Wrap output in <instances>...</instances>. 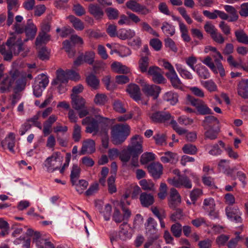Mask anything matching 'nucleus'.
Wrapping results in <instances>:
<instances>
[{
    "mask_svg": "<svg viewBox=\"0 0 248 248\" xmlns=\"http://www.w3.org/2000/svg\"><path fill=\"white\" fill-rule=\"evenodd\" d=\"M16 85L14 88L16 93L23 91L27 84L25 76L21 75L20 71L16 68H12L0 83V92L4 93L9 91L14 82Z\"/></svg>",
    "mask_w": 248,
    "mask_h": 248,
    "instance_id": "f257e3e1",
    "label": "nucleus"
},
{
    "mask_svg": "<svg viewBox=\"0 0 248 248\" xmlns=\"http://www.w3.org/2000/svg\"><path fill=\"white\" fill-rule=\"evenodd\" d=\"M130 133V126L127 124H118L112 127L111 129V140L115 145L122 143L126 139Z\"/></svg>",
    "mask_w": 248,
    "mask_h": 248,
    "instance_id": "f03ea898",
    "label": "nucleus"
},
{
    "mask_svg": "<svg viewBox=\"0 0 248 248\" xmlns=\"http://www.w3.org/2000/svg\"><path fill=\"white\" fill-rule=\"evenodd\" d=\"M157 223L152 217H149L145 224L146 235L148 240L144 244L145 248H149L155 241L158 240L160 234L156 228Z\"/></svg>",
    "mask_w": 248,
    "mask_h": 248,
    "instance_id": "7ed1b4c3",
    "label": "nucleus"
},
{
    "mask_svg": "<svg viewBox=\"0 0 248 248\" xmlns=\"http://www.w3.org/2000/svg\"><path fill=\"white\" fill-rule=\"evenodd\" d=\"M71 104L73 108L77 110L79 117L83 118L89 114V110L85 106L86 101L82 97L71 94Z\"/></svg>",
    "mask_w": 248,
    "mask_h": 248,
    "instance_id": "20e7f679",
    "label": "nucleus"
},
{
    "mask_svg": "<svg viewBox=\"0 0 248 248\" xmlns=\"http://www.w3.org/2000/svg\"><path fill=\"white\" fill-rule=\"evenodd\" d=\"M163 66L168 70L166 76L170 80L172 86L176 89L180 88L182 83L172 64L167 61H163Z\"/></svg>",
    "mask_w": 248,
    "mask_h": 248,
    "instance_id": "39448f33",
    "label": "nucleus"
},
{
    "mask_svg": "<svg viewBox=\"0 0 248 248\" xmlns=\"http://www.w3.org/2000/svg\"><path fill=\"white\" fill-rule=\"evenodd\" d=\"M142 138L139 135H136L131 138L130 143L127 147L128 151L131 155H139L142 152Z\"/></svg>",
    "mask_w": 248,
    "mask_h": 248,
    "instance_id": "423d86ee",
    "label": "nucleus"
},
{
    "mask_svg": "<svg viewBox=\"0 0 248 248\" xmlns=\"http://www.w3.org/2000/svg\"><path fill=\"white\" fill-rule=\"evenodd\" d=\"M139 83L142 86V90L145 94L147 96H153L155 99L158 97L161 91L159 86L149 84L145 82L143 79H140Z\"/></svg>",
    "mask_w": 248,
    "mask_h": 248,
    "instance_id": "0eeeda50",
    "label": "nucleus"
},
{
    "mask_svg": "<svg viewBox=\"0 0 248 248\" xmlns=\"http://www.w3.org/2000/svg\"><path fill=\"white\" fill-rule=\"evenodd\" d=\"M62 159L61 153L58 152L53 153L50 156L47 157L43 164L44 166L48 172H53L59 169L58 166H56V163L60 161Z\"/></svg>",
    "mask_w": 248,
    "mask_h": 248,
    "instance_id": "6e6552de",
    "label": "nucleus"
},
{
    "mask_svg": "<svg viewBox=\"0 0 248 248\" xmlns=\"http://www.w3.org/2000/svg\"><path fill=\"white\" fill-rule=\"evenodd\" d=\"M82 124L87 125L85 130L86 133H93V135H95L99 131L98 123L93 117H85L82 120Z\"/></svg>",
    "mask_w": 248,
    "mask_h": 248,
    "instance_id": "1a4fd4ad",
    "label": "nucleus"
},
{
    "mask_svg": "<svg viewBox=\"0 0 248 248\" xmlns=\"http://www.w3.org/2000/svg\"><path fill=\"white\" fill-rule=\"evenodd\" d=\"M168 182L176 187L183 186L186 188L190 189L192 187L191 180L186 175H183L178 179H169Z\"/></svg>",
    "mask_w": 248,
    "mask_h": 248,
    "instance_id": "9d476101",
    "label": "nucleus"
},
{
    "mask_svg": "<svg viewBox=\"0 0 248 248\" xmlns=\"http://www.w3.org/2000/svg\"><path fill=\"white\" fill-rule=\"evenodd\" d=\"M16 144V136L13 132H10L1 141V146L4 149H8L11 153H14V147Z\"/></svg>",
    "mask_w": 248,
    "mask_h": 248,
    "instance_id": "9b49d317",
    "label": "nucleus"
},
{
    "mask_svg": "<svg viewBox=\"0 0 248 248\" xmlns=\"http://www.w3.org/2000/svg\"><path fill=\"white\" fill-rule=\"evenodd\" d=\"M225 211L228 218L231 221L235 222H241L242 221L241 217L242 213L238 208H232L228 206L226 208Z\"/></svg>",
    "mask_w": 248,
    "mask_h": 248,
    "instance_id": "f8f14e48",
    "label": "nucleus"
},
{
    "mask_svg": "<svg viewBox=\"0 0 248 248\" xmlns=\"http://www.w3.org/2000/svg\"><path fill=\"white\" fill-rule=\"evenodd\" d=\"M173 117L169 112L157 111L152 113L150 116L151 120L155 123H165Z\"/></svg>",
    "mask_w": 248,
    "mask_h": 248,
    "instance_id": "ddd939ff",
    "label": "nucleus"
},
{
    "mask_svg": "<svg viewBox=\"0 0 248 248\" xmlns=\"http://www.w3.org/2000/svg\"><path fill=\"white\" fill-rule=\"evenodd\" d=\"M126 92L131 98L138 102L141 100V92L139 87L135 84H130L126 88Z\"/></svg>",
    "mask_w": 248,
    "mask_h": 248,
    "instance_id": "4468645a",
    "label": "nucleus"
},
{
    "mask_svg": "<svg viewBox=\"0 0 248 248\" xmlns=\"http://www.w3.org/2000/svg\"><path fill=\"white\" fill-rule=\"evenodd\" d=\"M148 169L155 179H158L162 174L163 166L158 162H154L148 166Z\"/></svg>",
    "mask_w": 248,
    "mask_h": 248,
    "instance_id": "2eb2a0df",
    "label": "nucleus"
},
{
    "mask_svg": "<svg viewBox=\"0 0 248 248\" xmlns=\"http://www.w3.org/2000/svg\"><path fill=\"white\" fill-rule=\"evenodd\" d=\"M37 31V29L32 23V20L29 19L25 28V32L27 38L25 39L24 41L26 42L29 39H33L36 34Z\"/></svg>",
    "mask_w": 248,
    "mask_h": 248,
    "instance_id": "dca6fc26",
    "label": "nucleus"
},
{
    "mask_svg": "<svg viewBox=\"0 0 248 248\" xmlns=\"http://www.w3.org/2000/svg\"><path fill=\"white\" fill-rule=\"evenodd\" d=\"M218 120L212 115L206 116L202 123V126L204 129L214 128L219 126Z\"/></svg>",
    "mask_w": 248,
    "mask_h": 248,
    "instance_id": "f3484780",
    "label": "nucleus"
},
{
    "mask_svg": "<svg viewBox=\"0 0 248 248\" xmlns=\"http://www.w3.org/2000/svg\"><path fill=\"white\" fill-rule=\"evenodd\" d=\"M95 142L93 140L88 139L85 140L83 142L80 154L83 155L93 153L95 150Z\"/></svg>",
    "mask_w": 248,
    "mask_h": 248,
    "instance_id": "a211bd4d",
    "label": "nucleus"
},
{
    "mask_svg": "<svg viewBox=\"0 0 248 248\" xmlns=\"http://www.w3.org/2000/svg\"><path fill=\"white\" fill-rule=\"evenodd\" d=\"M237 93L241 97L248 99V79H242L237 85Z\"/></svg>",
    "mask_w": 248,
    "mask_h": 248,
    "instance_id": "6ab92c4d",
    "label": "nucleus"
},
{
    "mask_svg": "<svg viewBox=\"0 0 248 248\" xmlns=\"http://www.w3.org/2000/svg\"><path fill=\"white\" fill-rule=\"evenodd\" d=\"M130 228L127 222H124L120 225L119 233V237L120 239L125 241L132 237V233L129 232Z\"/></svg>",
    "mask_w": 248,
    "mask_h": 248,
    "instance_id": "aec40b11",
    "label": "nucleus"
},
{
    "mask_svg": "<svg viewBox=\"0 0 248 248\" xmlns=\"http://www.w3.org/2000/svg\"><path fill=\"white\" fill-rule=\"evenodd\" d=\"M212 56L214 59V62L217 66L220 76L221 77L225 76V69L221 62V61L223 60V57L221 53L217 50H216V51L212 53Z\"/></svg>",
    "mask_w": 248,
    "mask_h": 248,
    "instance_id": "412c9836",
    "label": "nucleus"
},
{
    "mask_svg": "<svg viewBox=\"0 0 248 248\" xmlns=\"http://www.w3.org/2000/svg\"><path fill=\"white\" fill-rule=\"evenodd\" d=\"M181 199L177 190L175 188H171L170 196L169 199V206L171 208H175L178 204L180 203Z\"/></svg>",
    "mask_w": 248,
    "mask_h": 248,
    "instance_id": "4be33fe9",
    "label": "nucleus"
},
{
    "mask_svg": "<svg viewBox=\"0 0 248 248\" xmlns=\"http://www.w3.org/2000/svg\"><path fill=\"white\" fill-rule=\"evenodd\" d=\"M140 200V203L143 207H148L152 205L154 202V198L151 194H148L146 192L141 193Z\"/></svg>",
    "mask_w": 248,
    "mask_h": 248,
    "instance_id": "5701e85b",
    "label": "nucleus"
},
{
    "mask_svg": "<svg viewBox=\"0 0 248 248\" xmlns=\"http://www.w3.org/2000/svg\"><path fill=\"white\" fill-rule=\"evenodd\" d=\"M215 202L212 198H208L204 200L203 202V209L209 213V216H211L215 210Z\"/></svg>",
    "mask_w": 248,
    "mask_h": 248,
    "instance_id": "b1692460",
    "label": "nucleus"
},
{
    "mask_svg": "<svg viewBox=\"0 0 248 248\" xmlns=\"http://www.w3.org/2000/svg\"><path fill=\"white\" fill-rule=\"evenodd\" d=\"M88 11L96 19L102 18L104 15L102 9L97 5L90 4L88 7Z\"/></svg>",
    "mask_w": 248,
    "mask_h": 248,
    "instance_id": "393cba45",
    "label": "nucleus"
},
{
    "mask_svg": "<svg viewBox=\"0 0 248 248\" xmlns=\"http://www.w3.org/2000/svg\"><path fill=\"white\" fill-rule=\"evenodd\" d=\"M161 30L167 36H172L175 33V27L172 24L168 22H164L162 24Z\"/></svg>",
    "mask_w": 248,
    "mask_h": 248,
    "instance_id": "a878e982",
    "label": "nucleus"
},
{
    "mask_svg": "<svg viewBox=\"0 0 248 248\" xmlns=\"http://www.w3.org/2000/svg\"><path fill=\"white\" fill-rule=\"evenodd\" d=\"M175 66L182 78L186 79H192L193 78L192 74L185 68L183 65L179 63H176Z\"/></svg>",
    "mask_w": 248,
    "mask_h": 248,
    "instance_id": "bb28decb",
    "label": "nucleus"
},
{
    "mask_svg": "<svg viewBox=\"0 0 248 248\" xmlns=\"http://www.w3.org/2000/svg\"><path fill=\"white\" fill-rule=\"evenodd\" d=\"M11 36L8 38L6 43L9 49H13L16 47V46L22 41L21 38L16 34L15 33H12Z\"/></svg>",
    "mask_w": 248,
    "mask_h": 248,
    "instance_id": "cd10ccee",
    "label": "nucleus"
},
{
    "mask_svg": "<svg viewBox=\"0 0 248 248\" xmlns=\"http://www.w3.org/2000/svg\"><path fill=\"white\" fill-rule=\"evenodd\" d=\"M81 169L77 164L73 165L70 174V179L73 185H76L80 176Z\"/></svg>",
    "mask_w": 248,
    "mask_h": 248,
    "instance_id": "c85d7f7f",
    "label": "nucleus"
},
{
    "mask_svg": "<svg viewBox=\"0 0 248 248\" xmlns=\"http://www.w3.org/2000/svg\"><path fill=\"white\" fill-rule=\"evenodd\" d=\"M136 35L135 31L131 29H121L117 35V37L120 39L125 40L134 37Z\"/></svg>",
    "mask_w": 248,
    "mask_h": 248,
    "instance_id": "c756f323",
    "label": "nucleus"
},
{
    "mask_svg": "<svg viewBox=\"0 0 248 248\" xmlns=\"http://www.w3.org/2000/svg\"><path fill=\"white\" fill-rule=\"evenodd\" d=\"M204 130H206L204 133L205 139H209L210 140L216 139L220 132L219 127H216L214 128L204 129Z\"/></svg>",
    "mask_w": 248,
    "mask_h": 248,
    "instance_id": "7c9ffc66",
    "label": "nucleus"
},
{
    "mask_svg": "<svg viewBox=\"0 0 248 248\" xmlns=\"http://www.w3.org/2000/svg\"><path fill=\"white\" fill-rule=\"evenodd\" d=\"M67 18L76 30L82 31L84 29V23L80 19L72 15L68 16Z\"/></svg>",
    "mask_w": 248,
    "mask_h": 248,
    "instance_id": "2f4dec72",
    "label": "nucleus"
},
{
    "mask_svg": "<svg viewBox=\"0 0 248 248\" xmlns=\"http://www.w3.org/2000/svg\"><path fill=\"white\" fill-rule=\"evenodd\" d=\"M112 70L118 73L127 74L130 72V69L126 66L123 65L119 62H114L111 64Z\"/></svg>",
    "mask_w": 248,
    "mask_h": 248,
    "instance_id": "473e14b6",
    "label": "nucleus"
},
{
    "mask_svg": "<svg viewBox=\"0 0 248 248\" xmlns=\"http://www.w3.org/2000/svg\"><path fill=\"white\" fill-rule=\"evenodd\" d=\"M160 160L164 163L169 162L174 163L178 161V157L177 154L167 152L165 153L163 156H161Z\"/></svg>",
    "mask_w": 248,
    "mask_h": 248,
    "instance_id": "72a5a7b5",
    "label": "nucleus"
},
{
    "mask_svg": "<svg viewBox=\"0 0 248 248\" xmlns=\"http://www.w3.org/2000/svg\"><path fill=\"white\" fill-rule=\"evenodd\" d=\"M225 10L230 15L229 21L234 22L236 21L238 19V15L237 11L234 7L231 5H225L224 6Z\"/></svg>",
    "mask_w": 248,
    "mask_h": 248,
    "instance_id": "f704fd0d",
    "label": "nucleus"
},
{
    "mask_svg": "<svg viewBox=\"0 0 248 248\" xmlns=\"http://www.w3.org/2000/svg\"><path fill=\"white\" fill-rule=\"evenodd\" d=\"M163 99L170 105H174L178 101V95L175 93L169 92L164 95Z\"/></svg>",
    "mask_w": 248,
    "mask_h": 248,
    "instance_id": "c9c22d12",
    "label": "nucleus"
},
{
    "mask_svg": "<svg viewBox=\"0 0 248 248\" xmlns=\"http://www.w3.org/2000/svg\"><path fill=\"white\" fill-rule=\"evenodd\" d=\"M198 74L200 78L205 79L210 77V74L208 69L203 65H200L194 71Z\"/></svg>",
    "mask_w": 248,
    "mask_h": 248,
    "instance_id": "e433bc0d",
    "label": "nucleus"
},
{
    "mask_svg": "<svg viewBox=\"0 0 248 248\" xmlns=\"http://www.w3.org/2000/svg\"><path fill=\"white\" fill-rule=\"evenodd\" d=\"M68 78L67 75V71H64L62 70H58L57 71V79L55 81L57 84H66L68 82Z\"/></svg>",
    "mask_w": 248,
    "mask_h": 248,
    "instance_id": "4c0bfd02",
    "label": "nucleus"
},
{
    "mask_svg": "<svg viewBox=\"0 0 248 248\" xmlns=\"http://www.w3.org/2000/svg\"><path fill=\"white\" fill-rule=\"evenodd\" d=\"M87 84L93 89H97L99 85V80L97 77L93 75L90 74L86 77V79Z\"/></svg>",
    "mask_w": 248,
    "mask_h": 248,
    "instance_id": "58836bf2",
    "label": "nucleus"
},
{
    "mask_svg": "<svg viewBox=\"0 0 248 248\" xmlns=\"http://www.w3.org/2000/svg\"><path fill=\"white\" fill-rule=\"evenodd\" d=\"M50 39V36L47 33L40 32L37 37L35 41V45L39 46L43 44H46Z\"/></svg>",
    "mask_w": 248,
    "mask_h": 248,
    "instance_id": "ea45409f",
    "label": "nucleus"
},
{
    "mask_svg": "<svg viewBox=\"0 0 248 248\" xmlns=\"http://www.w3.org/2000/svg\"><path fill=\"white\" fill-rule=\"evenodd\" d=\"M235 36L237 41L241 43L248 45V35L243 30H237L235 31Z\"/></svg>",
    "mask_w": 248,
    "mask_h": 248,
    "instance_id": "a19ab883",
    "label": "nucleus"
},
{
    "mask_svg": "<svg viewBox=\"0 0 248 248\" xmlns=\"http://www.w3.org/2000/svg\"><path fill=\"white\" fill-rule=\"evenodd\" d=\"M108 101V97L105 93H97L94 98V103L98 106H103Z\"/></svg>",
    "mask_w": 248,
    "mask_h": 248,
    "instance_id": "79ce46f5",
    "label": "nucleus"
},
{
    "mask_svg": "<svg viewBox=\"0 0 248 248\" xmlns=\"http://www.w3.org/2000/svg\"><path fill=\"white\" fill-rule=\"evenodd\" d=\"M198 112L201 115L212 114V110L202 101L196 108Z\"/></svg>",
    "mask_w": 248,
    "mask_h": 248,
    "instance_id": "37998d69",
    "label": "nucleus"
},
{
    "mask_svg": "<svg viewBox=\"0 0 248 248\" xmlns=\"http://www.w3.org/2000/svg\"><path fill=\"white\" fill-rule=\"evenodd\" d=\"M140 26L142 31H146L154 36L159 37L158 33L155 31L148 23L142 22L140 24Z\"/></svg>",
    "mask_w": 248,
    "mask_h": 248,
    "instance_id": "c03bdc74",
    "label": "nucleus"
},
{
    "mask_svg": "<svg viewBox=\"0 0 248 248\" xmlns=\"http://www.w3.org/2000/svg\"><path fill=\"white\" fill-rule=\"evenodd\" d=\"M202 84L210 92H214L217 91V85L212 79L202 81Z\"/></svg>",
    "mask_w": 248,
    "mask_h": 248,
    "instance_id": "a18cd8bd",
    "label": "nucleus"
},
{
    "mask_svg": "<svg viewBox=\"0 0 248 248\" xmlns=\"http://www.w3.org/2000/svg\"><path fill=\"white\" fill-rule=\"evenodd\" d=\"M7 4V12H16L18 11L19 7L18 0H6Z\"/></svg>",
    "mask_w": 248,
    "mask_h": 248,
    "instance_id": "49530a36",
    "label": "nucleus"
},
{
    "mask_svg": "<svg viewBox=\"0 0 248 248\" xmlns=\"http://www.w3.org/2000/svg\"><path fill=\"white\" fill-rule=\"evenodd\" d=\"M16 46L17 47V49H16V47L13 49V53L16 55H18L20 52L23 51V52L21 53V56L25 57L29 52L30 49L29 48L23 46L22 41L19 43Z\"/></svg>",
    "mask_w": 248,
    "mask_h": 248,
    "instance_id": "de8ad7c7",
    "label": "nucleus"
},
{
    "mask_svg": "<svg viewBox=\"0 0 248 248\" xmlns=\"http://www.w3.org/2000/svg\"><path fill=\"white\" fill-rule=\"evenodd\" d=\"M84 62L92 64L94 61L95 53L93 51L86 52L84 54L81 55Z\"/></svg>",
    "mask_w": 248,
    "mask_h": 248,
    "instance_id": "09e8293b",
    "label": "nucleus"
},
{
    "mask_svg": "<svg viewBox=\"0 0 248 248\" xmlns=\"http://www.w3.org/2000/svg\"><path fill=\"white\" fill-rule=\"evenodd\" d=\"M112 106L113 109L118 113H124L126 112L124 104L119 100H115Z\"/></svg>",
    "mask_w": 248,
    "mask_h": 248,
    "instance_id": "8fccbe9b",
    "label": "nucleus"
},
{
    "mask_svg": "<svg viewBox=\"0 0 248 248\" xmlns=\"http://www.w3.org/2000/svg\"><path fill=\"white\" fill-rule=\"evenodd\" d=\"M140 185L144 190H155L154 184L150 180L142 179L140 182Z\"/></svg>",
    "mask_w": 248,
    "mask_h": 248,
    "instance_id": "3c124183",
    "label": "nucleus"
},
{
    "mask_svg": "<svg viewBox=\"0 0 248 248\" xmlns=\"http://www.w3.org/2000/svg\"><path fill=\"white\" fill-rule=\"evenodd\" d=\"M48 77L44 74H40L36 78L34 83L46 88L48 83Z\"/></svg>",
    "mask_w": 248,
    "mask_h": 248,
    "instance_id": "603ef678",
    "label": "nucleus"
},
{
    "mask_svg": "<svg viewBox=\"0 0 248 248\" xmlns=\"http://www.w3.org/2000/svg\"><path fill=\"white\" fill-rule=\"evenodd\" d=\"M72 138L75 142H78L81 138V128L77 124L74 126Z\"/></svg>",
    "mask_w": 248,
    "mask_h": 248,
    "instance_id": "864d4df0",
    "label": "nucleus"
},
{
    "mask_svg": "<svg viewBox=\"0 0 248 248\" xmlns=\"http://www.w3.org/2000/svg\"><path fill=\"white\" fill-rule=\"evenodd\" d=\"M114 52L122 57L128 56L131 54V51L128 47L123 46H120L118 49H115Z\"/></svg>",
    "mask_w": 248,
    "mask_h": 248,
    "instance_id": "5fc2aeb1",
    "label": "nucleus"
},
{
    "mask_svg": "<svg viewBox=\"0 0 248 248\" xmlns=\"http://www.w3.org/2000/svg\"><path fill=\"white\" fill-rule=\"evenodd\" d=\"M202 62L208 66L215 74H217L219 73L217 65L212 62L211 57L209 56L206 57L202 61Z\"/></svg>",
    "mask_w": 248,
    "mask_h": 248,
    "instance_id": "6e6d98bb",
    "label": "nucleus"
},
{
    "mask_svg": "<svg viewBox=\"0 0 248 248\" xmlns=\"http://www.w3.org/2000/svg\"><path fill=\"white\" fill-rule=\"evenodd\" d=\"M112 207L110 204H107L100 213L103 216L105 220H109L111 215Z\"/></svg>",
    "mask_w": 248,
    "mask_h": 248,
    "instance_id": "4d7b16f0",
    "label": "nucleus"
},
{
    "mask_svg": "<svg viewBox=\"0 0 248 248\" xmlns=\"http://www.w3.org/2000/svg\"><path fill=\"white\" fill-rule=\"evenodd\" d=\"M149 65V59L147 56H144L141 54V58L139 61V68L142 72H145L147 71Z\"/></svg>",
    "mask_w": 248,
    "mask_h": 248,
    "instance_id": "13d9d810",
    "label": "nucleus"
},
{
    "mask_svg": "<svg viewBox=\"0 0 248 248\" xmlns=\"http://www.w3.org/2000/svg\"><path fill=\"white\" fill-rule=\"evenodd\" d=\"M155 159V155L151 152H146L140 157V162L142 164H146Z\"/></svg>",
    "mask_w": 248,
    "mask_h": 248,
    "instance_id": "bf43d9fd",
    "label": "nucleus"
},
{
    "mask_svg": "<svg viewBox=\"0 0 248 248\" xmlns=\"http://www.w3.org/2000/svg\"><path fill=\"white\" fill-rule=\"evenodd\" d=\"M170 231L174 236L179 237L182 234V225L179 223H175L171 225Z\"/></svg>",
    "mask_w": 248,
    "mask_h": 248,
    "instance_id": "052dcab7",
    "label": "nucleus"
},
{
    "mask_svg": "<svg viewBox=\"0 0 248 248\" xmlns=\"http://www.w3.org/2000/svg\"><path fill=\"white\" fill-rule=\"evenodd\" d=\"M106 13L109 19H116L119 15L118 10L115 8L108 7L106 9Z\"/></svg>",
    "mask_w": 248,
    "mask_h": 248,
    "instance_id": "680f3d73",
    "label": "nucleus"
},
{
    "mask_svg": "<svg viewBox=\"0 0 248 248\" xmlns=\"http://www.w3.org/2000/svg\"><path fill=\"white\" fill-rule=\"evenodd\" d=\"M202 194V191L200 188H194L190 193V198L193 204L195 203L196 201L199 197Z\"/></svg>",
    "mask_w": 248,
    "mask_h": 248,
    "instance_id": "e2e57ef3",
    "label": "nucleus"
},
{
    "mask_svg": "<svg viewBox=\"0 0 248 248\" xmlns=\"http://www.w3.org/2000/svg\"><path fill=\"white\" fill-rule=\"evenodd\" d=\"M73 11L74 13L78 16H81L86 14V10L79 3L74 4L73 7Z\"/></svg>",
    "mask_w": 248,
    "mask_h": 248,
    "instance_id": "0e129e2a",
    "label": "nucleus"
},
{
    "mask_svg": "<svg viewBox=\"0 0 248 248\" xmlns=\"http://www.w3.org/2000/svg\"><path fill=\"white\" fill-rule=\"evenodd\" d=\"M170 124L173 129L180 135L185 134L187 132V130L182 127L179 126L176 121L172 119L170 121Z\"/></svg>",
    "mask_w": 248,
    "mask_h": 248,
    "instance_id": "69168bd1",
    "label": "nucleus"
},
{
    "mask_svg": "<svg viewBox=\"0 0 248 248\" xmlns=\"http://www.w3.org/2000/svg\"><path fill=\"white\" fill-rule=\"evenodd\" d=\"M182 149L183 152L186 154L195 155L197 152V147L191 144L185 145Z\"/></svg>",
    "mask_w": 248,
    "mask_h": 248,
    "instance_id": "338daca9",
    "label": "nucleus"
},
{
    "mask_svg": "<svg viewBox=\"0 0 248 248\" xmlns=\"http://www.w3.org/2000/svg\"><path fill=\"white\" fill-rule=\"evenodd\" d=\"M38 248H55L54 245L47 239H42L40 242L37 243Z\"/></svg>",
    "mask_w": 248,
    "mask_h": 248,
    "instance_id": "774afa93",
    "label": "nucleus"
}]
</instances>
